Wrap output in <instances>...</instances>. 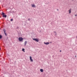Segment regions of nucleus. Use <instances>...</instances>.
<instances>
[{"instance_id": "nucleus-7", "label": "nucleus", "mask_w": 77, "mask_h": 77, "mask_svg": "<svg viewBox=\"0 0 77 77\" xmlns=\"http://www.w3.org/2000/svg\"><path fill=\"white\" fill-rule=\"evenodd\" d=\"M32 7V8H35L36 7V6H35V5L33 4L31 5Z\"/></svg>"}, {"instance_id": "nucleus-12", "label": "nucleus", "mask_w": 77, "mask_h": 77, "mask_svg": "<svg viewBox=\"0 0 77 77\" xmlns=\"http://www.w3.org/2000/svg\"><path fill=\"white\" fill-rule=\"evenodd\" d=\"M54 35H56V32H54Z\"/></svg>"}, {"instance_id": "nucleus-16", "label": "nucleus", "mask_w": 77, "mask_h": 77, "mask_svg": "<svg viewBox=\"0 0 77 77\" xmlns=\"http://www.w3.org/2000/svg\"><path fill=\"white\" fill-rule=\"evenodd\" d=\"M75 17H76V16H77V14H75Z\"/></svg>"}, {"instance_id": "nucleus-20", "label": "nucleus", "mask_w": 77, "mask_h": 77, "mask_svg": "<svg viewBox=\"0 0 77 77\" xmlns=\"http://www.w3.org/2000/svg\"><path fill=\"white\" fill-rule=\"evenodd\" d=\"M76 38H77V36H76Z\"/></svg>"}, {"instance_id": "nucleus-8", "label": "nucleus", "mask_w": 77, "mask_h": 77, "mask_svg": "<svg viewBox=\"0 0 77 77\" xmlns=\"http://www.w3.org/2000/svg\"><path fill=\"white\" fill-rule=\"evenodd\" d=\"M27 41H26L25 42V43H24L25 46H26V44H27Z\"/></svg>"}, {"instance_id": "nucleus-4", "label": "nucleus", "mask_w": 77, "mask_h": 77, "mask_svg": "<svg viewBox=\"0 0 77 77\" xmlns=\"http://www.w3.org/2000/svg\"><path fill=\"white\" fill-rule=\"evenodd\" d=\"M33 40L35 41L36 42H38V41H39V39H38V38H33Z\"/></svg>"}, {"instance_id": "nucleus-1", "label": "nucleus", "mask_w": 77, "mask_h": 77, "mask_svg": "<svg viewBox=\"0 0 77 77\" xmlns=\"http://www.w3.org/2000/svg\"><path fill=\"white\" fill-rule=\"evenodd\" d=\"M2 15H3V17H4V18H6V17H7V15H5L4 13L2 12Z\"/></svg>"}, {"instance_id": "nucleus-3", "label": "nucleus", "mask_w": 77, "mask_h": 77, "mask_svg": "<svg viewBox=\"0 0 77 77\" xmlns=\"http://www.w3.org/2000/svg\"><path fill=\"white\" fill-rule=\"evenodd\" d=\"M3 31L4 32V33L5 34V35L6 36H7V34L6 33V29H3Z\"/></svg>"}, {"instance_id": "nucleus-5", "label": "nucleus", "mask_w": 77, "mask_h": 77, "mask_svg": "<svg viewBox=\"0 0 77 77\" xmlns=\"http://www.w3.org/2000/svg\"><path fill=\"white\" fill-rule=\"evenodd\" d=\"M29 57H30V60L31 62H33V60H32V57H31V56H30Z\"/></svg>"}, {"instance_id": "nucleus-19", "label": "nucleus", "mask_w": 77, "mask_h": 77, "mask_svg": "<svg viewBox=\"0 0 77 77\" xmlns=\"http://www.w3.org/2000/svg\"><path fill=\"white\" fill-rule=\"evenodd\" d=\"M76 56H75V57H76Z\"/></svg>"}, {"instance_id": "nucleus-11", "label": "nucleus", "mask_w": 77, "mask_h": 77, "mask_svg": "<svg viewBox=\"0 0 77 77\" xmlns=\"http://www.w3.org/2000/svg\"><path fill=\"white\" fill-rule=\"evenodd\" d=\"M22 50L23 51V52H25V51H24L25 50V49H23Z\"/></svg>"}, {"instance_id": "nucleus-18", "label": "nucleus", "mask_w": 77, "mask_h": 77, "mask_svg": "<svg viewBox=\"0 0 77 77\" xmlns=\"http://www.w3.org/2000/svg\"><path fill=\"white\" fill-rule=\"evenodd\" d=\"M57 11H59V9H57Z\"/></svg>"}, {"instance_id": "nucleus-15", "label": "nucleus", "mask_w": 77, "mask_h": 77, "mask_svg": "<svg viewBox=\"0 0 77 77\" xmlns=\"http://www.w3.org/2000/svg\"><path fill=\"white\" fill-rule=\"evenodd\" d=\"M28 21H30V18H29V19H28Z\"/></svg>"}, {"instance_id": "nucleus-21", "label": "nucleus", "mask_w": 77, "mask_h": 77, "mask_svg": "<svg viewBox=\"0 0 77 77\" xmlns=\"http://www.w3.org/2000/svg\"><path fill=\"white\" fill-rule=\"evenodd\" d=\"M72 1H73V0H72Z\"/></svg>"}, {"instance_id": "nucleus-10", "label": "nucleus", "mask_w": 77, "mask_h": 77, "mask_svg": "<svg viewBox=\"0 0 77 77\" xmlns=\"http://www.w3.org/2000/svg\"><path fill=\"white\" fill-rule=\"evenodd\" d=\"M40 71L42 72H44V70H43V69H41Z\"/></svg>"}, {"instance_id": "nucleus-2", "label": "nucleus", "mask_w": 77, "mask_h": 77, "mask_svg": "<svg viewBox=\"0 0 77 77\" xmlns=\"http://www.w3.org/2000/svg\"><path fill=\"white\" fill-rule=\"evenodd\" d=\"M23 40V38L22 37H19V41H22Z\"/></svg>"}, {"instance_id": "nucleus-17", "label": "nucleus", "mask_w": 77, "mask_h": 77, "mask_svg": "<svg viewBox=\"0 0 77 77\" xmlns=\"http://www.w3.org/2000/svg\"><path fill=\"white\" fill-rule=\"evenodd\" d=\"M60 52H62V51L60 50Z\"/></svg>"}, {"instance_id": "nucleus-6", "label": "nucleus", "mask_w": 77, "mask_h": 77, "mask_svg": "<svg viewBox=\"0 0 77 77\" xmlns=\"http://www.w3.org/2000/svg\"><path fill=\"white\" fill-rule=\"evenodd\" d=\"M44 44L45 45H48L49 44V42H47L46 43L45 42H44Z\"/></svg>"}, {"instance_id": "nucleus-9", "label": "nucleus", "mask_w": 77, "mask_h": 77, "mask_svg": "<svg viewBox=\"0 0 77 77\" xmlns=\"http://www.w3.org/2000/svg\"><path fill=\"white\" fill-rule=\"evenodd\" d=\"M71 9H70L69 10V14H71Z\"/></svg>"}, {"instance_id": "nucleus-14", "label": "nucleus", "mask_w": 77, "mask_h": 77, "mask_svg": "<svg viewBox=\"0 0 77 77\" xmlns=\"http://www.w3.org/2000/svg\"><path fill=\"white\" fill-rule=\"evenodd\" d=\"M11 21H13V19H11L10 20Z\"/></svg>"}, {"instance_id": "nucleus-13", "label": "nucleus", "mask_w": 77, "mask_h": 77, "mask_svg": "<svg viewBox=\"0 0 77 77\" xmlns=\"http://www.w3.org/2000/svg\"><path fill=\"white\" fill-rule=\"evenodd\" d=\"M2 35H0V39H2Z\"/></svg>"}]
</instances>
